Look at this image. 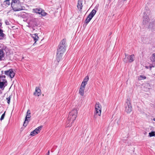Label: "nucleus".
I'll list each match as a JSON object with an SVG mask.
<instances>
[{
    "mask_svg": "<svg viewBox=\"0 0 155 155\" xmlns=\"http://www.w3.org/2000/svg\"><path fill=\"white\" fill-rule=\"evenodd\" d=\"M66 40L63 39L58 45L57 52V60L59 62L62 59L63 54L65 51Z\"/></svg>",
    "mask_w": 155,
    "mask_h": 155,
    "instance_id": "nucleus-1",
    "label": "nucleus"
},
{
    "mask_svg": "<svg viewBox=\"0 0 155 155\" xmlns=\"http://www.w3.org/2000/svg\"><path fill=\"white\" fill-rule=\"evenodd\" d=\"M77 114V111L76 109H73L70 112L66 122V125L67 127H70L72 126L74 121L76 119Z\"/></svg>",
    "mask_w": 155,
    "mask_h": 155,
    "instance_id": "nucleus-2",
    "label": "nucleus"
},
{
    "mask_svg": "<svg viewBox=\"0 0 155 155\" xmlns=\"http://www.w3.org/2000/svg\"><path fill=\"white\" fill-rule=\"evenodd\" d=\"M21 3L18 0H12L11 6L14 11H21L23 9Z\"/></svg>",
    "mask_w": 155,
    "mask_h": 155,
    "instance_id": "nucleus-3",
    "label": "nucleus"
},
{
    "mask_svg": "<svg viewBox=\"0 0 155 155\" xmlns=\"http://www.w3.org/2000/svg\"><path fill=\"white\" fill-rule=\"evenodd\" d=\"M95 112L94 113V119H95L97 117V115L100 116L101 112V106L98 102L96 103L95 106Z\"/></svg>",
    "mask_w": 155,
    "mask_h": 155,
    "instance_id": "nucleus-4",
    "label": "nucleus"
},
{
    "mask_svg": "<svg viewBox=\"0 0 155 155\" xmlns=\"http://www.w3.org/2000/svg\"><path fill=\"white\" fill-rule=\"evenodd\" d=\"M125 111L127 113H130L132 111V107L130 101L127 100L126 102Z\"/></svg>",
    "mask_w": 155,
    "mask_h": 155,
    "instance_id": "nucleus-5",
    "label": "nucleus"
},
{
    "mask_svg": "<svg viewBox=\"0 0 155 155\" xmlns=\"http://www.w3.org/2000/svg\"><path fill=\"white\" fill-rule=\"evenodd\" d=\"M31 114V113L30 110L29 109L28 110L27 112L25 120L23 124V126L25 127L28 124L30 120Z\"/></svg>",
    "mask_w": 155,
    "mask_h": 155,
    "instance_id": "nucleus-6",
    "label": "nucleus"
},
{
    "mask_svg": "<svg viewBox=\"0 0 155 155\" xmlns=\"http://www.w3.org/2000/svg\"><path fill=\"white\" fill-rule=\"evenodd\" d=\"M5 74L12 78L14 77L15 74L12 69H10L8 70L5 71Z\"/></svg>",
    "mask_w": 155,
    "mask_h": 155,
    "instance_id": "nucleus-7",
    "label": "nucleus"
},
{
    "mask_svg": "<svg viewBox=\"0 0 155 155\" xmlns=\"http://www.w3.org/2000/svg\"><path fill=\"white\" fill-rule=\"evenodd\" d=\"M42 127V126H40L34 130L33 131H32L30 135L32 136H34L39 133L40 131L41 130Z\"/></svg>",
    "mask_w": 155,
    "mask_h": 155,
    "instance_id": "nucleus-8",
    "label": "nucleus"
},
{
    "mask_svg": "<svg viewBox=\"0 0 155 155\" xmlns=\"http://www.w3.org/2000/svg\"><path fill=\"white\" fill-rule=\"evenodd\" d=\"M5 83H7V81L5 79H1V76L0 75V88L2 89L5 87Z\"/></svg>",
    "mask_w": 155,
    "mask_h": 155,
    "instance_id": "nucleus-9",
    "label": "nucleus"
},
{
    "mask_svg": "<svg viewBox=\"0 0 155 155\" xmlns=\"http://www.w3.org/2000/svg\"><path fill=\"white\" fill-rule=\"evenodd\" d=\"M95 8H95L90 12L87 17L88 18H90L91 19L94 16L97 12V10L95 9Z\"/></svg>",
    "mask_w": 155,
    "mask_h": 155,
    "instance_id": "nucleus-10",
    "label": "nucleus"
},
{
    "mask_svg": "<svg viewBox=\"0 0 155 155\" xmlns=\"http://www.w3.org/2000/svg\"><path fill=\"white\" fill-rule=\"evenodd\" d=\"M143 23L144 24H147L148 22L149 21V17L147 14L145 15H143Z\"/></svg>",
    "mask_w": 155,
    "mask_h": 155,
    "instance_id": "nucleus-11",
    "label": "nucleus"
},
{
    "mask_svg": "<svg viewBox=\"0 0 155 155\" xmlns=\"http://www.w3.org/2000/svg\"><path fill=\"white\" fill-rule=\"evenodd\" d=\"M82 0H78L77 7L78 9L80 10L82 9L83 5H82Z\"/></svg>",
    "mask_w": 155,
    "mask_h": 155,
    "instance_id": "nucleus-12",
    "label": "nucleus"
},
{
    "mask_svg": "<svg viewBox=\"0 0 155 155\" xmlns=\"http://www.w3.org/2000/svg\"><path fill=\"white\" fill-rule=\"evenodd\" d=\"M41 90L39 87H37L35 88V92L34 93V94L38 96L41 95Z\"/></svg>",
    "mask_w": 155,
    "mask_h": 155,
    "instance_id": "nucleus-13",
    "label": "nucleus"
},
{
    "mask_svg": "<svg viewBox=\"0 0 155 155\" xmlns=\"http://www.w3.org/2000/svg\"><path fill=\"white\" fill-rule=\"evenodd\" d=\"M32 37L33 38L34 41H35L34 43V45H35L37 41L38 40L39 37L38 36V34L36 33L32 35Z\"/></svg>",
    "mask_w": 155,
    "mask_h": 155,
    "instance_id": "nucleus-14",
    "label": "nucleus"
},
{
    "mask_svg": "<svg viewBox=\"0 0 155 155\" xmlns=\"http://www.w3.org/2000/svg\"><path fill=\"white\" fill-rule=\"evenodd\" d=\"M151 61L155 64V53H153L150 57Z\"/></svg>",
    "mask_w": 155,
    "mask_h": 155,
    "instance_id": "nucleus-15",
    "label": "nucleus"
},
{
    "mask_svg": "<svg viewBox=\"0 0 155 155\" xmlns=\"http://www.w3.org/2000/svg\"><path fill=\"white\" fill-rule=\"evenodd\" d=\"M135 58L134 55L132 54L130 56H129V59H128V62H131L134 61Z\"/></svg>",
    "mask_w": 155,
    "mask_h": 155,
    "instance_id": "nucleus-16",
    "label": "nucleus"
},
{
    "mask_svg": "<svg viewBox=\"0 0 155 155\" xmlns=\"http://www.w3.org/2000/svg\"><path fill=\"white\" fill-rule=\"evenodd\" d=\"M84 89L85 88H84L83 87H80L79 89V92L80 94L82 96H83L84 95Z\"/></svg>",
    "mask_w": 155,
    "mask_h": 155,
    "instance_id": "nucleus-17",
    "label": "nucleus"
},
{
    "mask_svg": "<svg viewBox=\"0 0 155 155\" xmlns=\"http://www.w3.org/2000/svg\"><path fill=\"white\" fill-rule=\"evenodd\" d=\"M5 55V52L4 51V50L3 49H0V61H1L2 58H3Z\"/></svg>",
    "mask_w": 155,
    "mask_h": 155,
    "instance_id": "nucleus-18",
    "label": "nucleus"
},
{
    "mask_svg": "<svg viewBox=\"0 0 155 155\" xmlns=\"http://www.w3.org/2000/svg\"><path fill=\"white\" fill-rule=\"evenodd\" d=\"M125 58H124L123 61L125 63H127V62H128V59H129V56L126 53L125 54Z\"/></svg>",
    "mask_w": 155,
    "mask_h": 155,
    "instance_id": "nucleus-19",
    "label": "nucleus"
},
{
    "mask_svg": "<svg viewBox=\"0 0 155 155\" xmlns=\"http://www.w3.org/2000/svg\"><path fill=\"white\" fill-rule=\"evenodd\" d=\"M33 10L34 12L36 13H38V14H40V12L41 11H42V9L41 8H36L35 9H33Z\"/></svg>",
    "mask_w": 155,
    "mask_h": 155,
    "instance_id": "nucleus-20",
    "label": "nucleus"
},
{
    "mask_svg": "<svg viewBox=\"0 0 155 155\" xmlns=\"http://www.w3.org/2000/svg\"><path fill=\"white\" fill-rule=\"evenodd\" d=\"M3 3L5 6L8 7L10 4V0H6Z\"/></svg>",
    "mask_w": 155,
    "mask_h": 155,
    "instance_id": "nucleus-21",
    "label": "nucleus"
},
{
    "mask_svg": "<svg viewBox=\"0 0 155 155\" xmlns=\"http://www.w3.org/2000/svg\"><path fill=\"white\" fill-rule=\"evenodd\" d=\"M91 20V19L90 18H88L87 17L85 20V23L86 24L85 25L84 24L83 25V26L86 27L87 24Z\"/></svg>",
    "mask_w": 155,
    "mask_h": 155,
    "instance_id": "nucleus-22",
    "label": "nucleus"
},
{
    "mask_svg": "<svg viewBox=\"0 0 155 155\" xmlns=\"http://www.w3.org/2000/svg\"><path fill=\"white\" fill-rule=\"evenodd\" d=\"M146 77L143 75H140L138 77V79L139 80H141L146 79Z\"/></svg>",
    "mask_w": 155,
    "mask_h": 155,
    "instance_id": "nucleus-23",
    "label": "nucleus"
},
{
    "mask_svg": "<svg viewBox=\"0 0 155 155\" xmlns=\"http://www.w3.org/2000/svg\"><path fill=\"white\" fill-rule=\"evenodd\" d=\"M39 14L41 15L42 16H45L47 14V13H46L44 10L42 9V11H41Z\"/></svg>",
    "mask_w": 155,
    "mask_h": 155,
    "instance_id": "nucleus-24",
    "label": "nucleus"
},
{
    "mask_svg": "<svg viewBox=\"0 0 155 155\" xmlns=\"http://www.w3.org/2000/svg\"><path fill=\"white\" fill-rule=\"evenodd\" d=\"M87 83H86L84 82L83 81L81 83V85L80 87H83L84 88H85V86Z\"/></svg>",
    "mask_w": 155,
    "mask_h": 155,
    "instance_id": "nucleus-25",
    "label": "nucleus"
},
{
    "mask_svg": "<svg viewBox=\"0 0 155 155\" xmlns=\"http://www.w3.org/2000/svg\"><path fill=\"white\" fill-rule=\"evenodd\" d=\"M12 97V95H10L9 97L6 98V100H7V103L9 104L10 102V100Z\"/></svg>",
    "mask_w": 155,
    "mask_h": 155,
    "instance_id": "nucleus-26",
    "label": "nucleus"
},
{
    "mask_svg": "<svg viewBox=\"0 0 155 155\" xmlns=\"http://www.w3.org/2000/svg\"><path fill=\"white\" fill-rule=\"evenodd\" d=\"M149 136L150 137H153L155 135V132L154 131H152L149 133Z\"/></svg>",
    "mask_w": 155,
    "mask_h": 155,
    "instance_id": "nucleus-27",
    "label": "nucleus"
},
{
    "mask_svg": "<svg viewBox=\"0 0 155 155\" xmlns=\"http://www.w3.org/2000/svg\"><path fill=\"white\" fill-rule=\"evenodd\" d=\"M88 80H89V77L88 76H87L86 77L84 78L83 81L84 82H86V83H87V82L88 81Z\"/></svg>",
    "mask_w": 155,
    "mask_h": 155,
    "instance_id": "nucleus-28",
    "label": "nucleus"
},
{
    "mask_svg": "<svg viewBox=\"0 0 155 155\" xmlns=\"http://www.w3.org/2000/svg\"><path fill=\"white\" fill-rule=\"evenodd\" d=\"M5 112H4V113L2 115L1 117V118H0L1 120H3L4 119L5 116Z\"/></svg>",
    "mask_w": 155,
    "mask_h": 155,
    "instance_id": "nucleus-29",
    "label": "nucleus"
},
{
    "mask_svg": "<svg viewBox=\"0 0 155 155\" xmlns=\"http://www.w3.org/2000/svg\"><path fill=\"white\" fill-rule=\"evenodd\" d=\"M0 36L2 38H4L5 37V35L3 33L0 35Z\"/></svg>",
    "mask_w": 155,
    "mask_h": 155,
    "instance_id": "nucleus-30",
    "label": "nucleus"
},
{
    "mask_svg": "<svg viewBox=\"0 0 155 155\" xmlns=\"http://www.w3.org/2000/svg\"><path fill=\"white\" fill-rule=\"evenodd\" d=\"M3 31L2 29L0 30V35L2 34V33H3Z\"/></svg>",
    "mask_w": 155,
    "mask_h": 155,
    "instance_id": "nucleus-31",
    "label": "nucleus"
},
{
    "mask_svg": "<svg viewBox=\"0 0 155 155\" xmlns=\"http://www.w3.org/2000/svg\"><path fill=\"white\" fill-rule=\"evenodd\" d=\"M5 77H6L5 75H3L2 76H1V78H4L3 79H5Z\"/></svg>",
    "mask_w": 155,
    "mask_h": 155,
    "instance_id": "nucleus-32",
    "label": "nucleus"
},
{
    "mask_svg": "<svg viewBox=\"0 0 155 155\" xmlns=\"http://www.w3.org/2000/svg\"><path fill=\"white\" fill-rule=\"evenodd\" d=\"M49 153H50V151H49V150L48 151V153H46V154L45 155H49Z\"/></svg>",
    "mask_w": 155,
    "mask_h": 155,
    "instance_id": "nucleus-33",
    "label": "nucleus"
},
{
    "mask_svg": "<svg viewBox=\"0 0 155 155\" xmlns=\"http://www.w3.org/2000/svg\"><path fill=\"white\" fill-rule=\"evenodd\" d=\"M147 87H150V86L148 84H147Z\"/></svg>",
    "mask_w": 155,
    "mask_h": 155,
    "instance_id": "nucleus-34",
    "label": "nucleus"
},
{
    "mask_svg": "<svg viewBox=\"0 0 155 155\" xmlns=\"http://www.w3.org/2000/svg\"><path fill=\"white\" fill-rule=\"evenodd\" d=\"M20 5H17V6H16L17 7V8H18L19 6Z\"/></svg>",
    "mask_w": 155,
    "mask_h": 155,
    "instance_id": "nucleus-35",
    "label": "nucleus"
},
{
    "mask_svg": "<svg viewBox=\"0 0 155 155\" xmlns=\"http://www.w3.org/2000/svg\"><path fill=\"white\" fill-rule=\"evenodd\" d=\"M2 23H0V26H2ZM1 29L0 28V30H1Z\"/></svg>",
    "mask_w": 155,
    "mask_h": 155,
    "instance_id": "nucleus-36",
    "label": "nucleus"
},
{
    "mask_svg": "<svg viewBox=\"0 0 155 155\" xmlns=\"http://www.w3.org/2000/svg\"><path fill=\"white\" fill-rule=\"evenodd\" d=\"M153 120H154V121H155V118H154L153 119Z\"/></svg>",
    "mask_w": 155,
    "mask_h": 155,
    "instance_id": "nucleus-37",
    "label": "nucleus"
},
{
    "mask_svg": "<svg viewBox=\"0 0 155 155\" xmlns=\"http://www.w3.org/2000/svg\"><path fill=\"white\" fill-rule=\"evenodd\" d=\"M2 73L3 74V71H2Z\"/></svg>",
    "mask_w": 155,
    "mask_h": 155,
    "instance_id": "nucleus-38",
    "label": "nucleus"
},
{
    "mask_svg": "<svg viewBox=\"0 0 155 155\" xmlns=\"http://www.w3.org/2000/svg\"><path fill=\"white\" fill-rule=\"evenodd\" d=\"M148 89H150V88H148Z\"/></svg>",
    "mask_w": 155,
    "mask_h": 155,
    "instance_id": "nucleus-39",
    "label": "nucleus"
}]
</instances>
